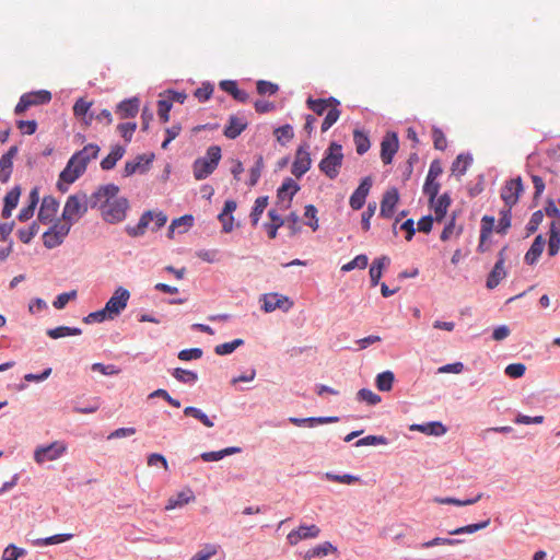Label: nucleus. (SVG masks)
I'll use <instances>...</instances> for the list:
<instances>
[{"mask_svg": "<svg viewBox=\"0 0 560 560\" xmlns=\"http://www.w3.org/2000/svg\"><path fill=\"white\" fill-rule=\"evenodd\" d=\"M114 190L115 188L112 186H100L90 196L82 191L70 195L63 206L62 220L73 225L86 213L89 208L95 209L96 206L102 205V198L108 196Z\"/></svg>", "mask_w": 560, "mask_h": 560, "instance_id": "obj_1", "label": "nucleus"}, {"mask_svg": "<svg viewBox=\"0 0 560 560\" xmlns=\"http://www.w3.org/2000/svg\"><path fill=\"white\" fill-rule=\"evenodd\" d=\"M98 152L100 147L97 144L90 143L81 151L74 153L59 175V190L63 192L67 191L68 185L74 183L85 172L89 162L96 159Z\"/></svg>", "mask_w": 560, "mask_h": 560, "instance_id": "obj_2", "label": "nucleus"}, {"mask_svg": "<svg viewBox=\"0 0 560 560\" xmlns=\"http://www.w3.org/2000/svg\"><path fill=\"white\" fill-rule=\"evenodd\" d=\"M106 186H112L115 190L102 198V205L96 206V208L101 209L102 218L106 222L115 224L125 220L129 202L124 197L117 198L119 191L118 186L114 184H107Z\"/></svg>", "mask_w": 560, "mask_h": 560, "instance_id": "obj_3", "label": "nucleus"}, {"mask_svg": "<svg viewBox=\"0 0 560 560\" xmlns=\"http://www.w3.org/2000/svg\"><path fill=\"white\" fill-rule=\"evenodd\" d=\"M306 105L316 115L322 116L326 114L320 127L323 132H326L339 119L341 114L339 109L340 102L332 96L317 100L308 97Z\"/></svg>", "mask_w": 560, "mask_h": 560, "instance_id": "obj_4", "label": "nucleus"}, {"mask_svg": "<svg viewBox=\"0 0 560 560\" xmlns=\"http://www.w3.org/2000/svg\"><path fill=\"white\" fill-rule=\"evenodd\" d=\"M343 162L341 144L331 142L324 153V158L318 164L319 171L329 179H335L340 173Z\"/></svg>", "mask_w": 560, "mask_h": 560, "instance_id": "obj_5", "label": "nucleus"}, {"mask_svg": "<svg viewBox=\"0 0 560 560\" xmlns=\"http://www.w3.org/2000/svg\"><path fill=\"white\" fill-rule=\"evenodd\" d=\"M72 224L66 220L57 219L54 224L43 234V244L46 248L52 249L61 245L68 236Z\"/></svg>", "mask_w": 560, "mask_h": 560, "instance_id": "obj_6", "label": "nucleus"}, {"mask_svg": "<svg viewBox=\"0 0 560 560\" xmlns=\"http://www.w3.org/2000/svg\"><path fill=\"white\" fill-rule=\"evenodd\" d=\"M51 101V93L47 90L25 93L21 96L14 108L16 115H22L31 106L47 104Z\"/></svg>", "mask_w": 560, "mask_h": 560, "instance_id": "obj_7", "label": "nucleus"}, {"mask_svg": "<svg viewBox=\"0 0 560 560\" xmlns=\"http://www.w3.org/2000/svg\"><path fill=\"white\" fill-rule=\"evenodd\" d=\"M130 293L127 289L119 287L116 289L112 298L105 304V311L108 313V319H114L127 306Z\"/></svg>", "mask_w": 560, "mask_h": 560, "instance_id": "obj_8", "label": "nucleus"}, {"mask_svg": "<svg viewBox=\"0 0 560 560\" xmlns=\"http://www.w3.org/2000/svg\"><path fill=\"white\" fill-rule=\"evenodd\" d=\"M67 451L66 443L55 441L49 445L39 446L35 450L34 459L38 464L59 458Z\"/></svg>", "mask_w": 560, "mask_h": 560, "instance_id": "obj_9", "label": "nucleus"}, {"mask_svg": "<svg viewBox=\"0 0 560 560\" xmlns=\"http://www.w3.org/2000/svg\"><path fill=\"white\" fill-rule=\"evenodd\" d=\"M261 301V308L266 313H271L278 308L288 312L293 306V302L289 298L278 293L264 294Z\"/></svg>", "mask_w": 560, "mask_h": 560, "instance_id": "obj_10", "label": "nucleus"}, {"mask_svg": "<svg viewBox=\"0 0 560 560\" xmlns=\"http://www.w3.org/2000/svg\"><path fill=\"white\" fill-rule=\"evenodd\" d=\"M523 191V184L521 177L506 182L501 190V198L503 199L506 208H511L517 203L520 194Z\"/></svg>", "mask_w": 560, "mask_h": 560, "instance_id": "obj_11", "label": "nucleus"}, {"mask_svg": "<svg viewBox=\"0 0 560 560\" xmlns=\"http://www.w3.org/2000/svg\"><path fill=\"white\" fill-rule=\"evenodd\" d=\"M320 529L317 525H301L296 529L291 530L287 540L291 546L298 545L301 540L316 538L319 536Z\"/></svg>", "mask_w": 560, "mask_h": 560, "instance_id": "obj_12", "label": "nucleus"}, {"mask_svg": "<svg viewBox=\"0 0 560 560\" xmlns=\"http://www.w3.org/2000/svg\"><path fill=\"white\" fill-rule=\"evenodd\" d=\"M59 209V202L51 196H46L42 200L37 219L44 224L51 223Z\"/></svg>", "mask_w": 560, "mask_h": 560, "instance_id": "obj_13", "label": "nucleus"}, {"mask_svg": "<svg viewBox=\"0 0 560 560\" xmlns=\"http://www.w3.org/2000/svg\"><path fill=\"white\" fill-rule=\"evenodd\" d=\"M372 184L373 182L370 176L364 177L361 180L359 187L350 196L349 205L353 210H360L364 206L365 199L370 192Z\"/></svg>", "mask_w": 560, "mask_h": 560, "instance_id": "obj_14", "label": "nucleus"}, {"mask_svg": "<svg viewBox=\"0 0 560 560\" xmlns=\"http://www.w3.org/2000/svg\"><path fill=\"white\" fill-rule=\"evenodd\" d=\"M505 249L506 247H503L499 252V259L488 276L486 285L490 290L497 288L499 283L506 277V271L504 269Z\"/></svg>", "mask_w": 560, "mask_h": 560, "instance_id": "obj_15", "label": "nucleus"}, {"mask_svg": "<svg viewBox=\"0 0 560 560\" xmlns=\"http://www.w3.org/2000/svg\"><path fill=\"white\" fill-rule=\"evenodd\" d=\"M311 165L312 159L310 152L305 148L300 147L296 150L295 159L292 164V174L296 178H301L311 168Z\"/></svg>", "mask_w": 560, "mask_h": 560, "instance_id": "obj_16", "label": "nucleus"}, {"mask_svg": "<svg viewBox=\"0 0 560 560\" xmlns=\"http://www.w3.org/2000/svg\"><path fill=\"white\" fill-rule=\"evenodd\" d=\"M399 201V192L398 189L393 187L387 189L381 201L380 215L386 219L393 217L395 212V208Z\"/></svg>", "mask_w": 560, "mask_h": 560, "instance_id": "obj_17", "label": "nucleus"}, {"mask_svg": "<svg viewBox=\"0 0 560 560\" xmlns=\"http://www.w3.org/2000/svg\"><path fill=\"white\" fill-rule=\"evenodd\" d=\"M398 150V138L396 133H386L381 142V159L384 164H390Z\"/></svg>", "mask_w": 560, "mask_h": 560, "instance_id": "obj_18", "label": "nucleus"}, {"mask_svg": "<svg viewBox=\"0 0 560 560\" xmlns=\"http://www.w3.org/2000/svg\"><path fill=\"white\" fill-rule=\"evenodd\" d=\"M248 126L245 117L231 115L228 125L224 128L223 135L228 139H236Z\"/></svg>", "mask_w": 560, "mask_h": 560, "instance_id": "obj_19", "label": "nucleus"}, {"mask_svg": "<svg viewBox=\"0 0 560 560\" xmlns=\"http://www.w3.org/2000/svg\"><path fill=\"white\" fill-rule=\"evenodd\" d=\"M139 106L140 101L138 97L124 100L116 106L115 113L120 119L133 118L139 112Z\"/></svg>", "mask_w": 560, "mask_h": 560, "instance_id": "obj_20", "label": "nucleus"}, {"mask_svg": "<svg viewBox=\"0 0 560 560\" xmlns=\"http://www.w3.org/2000/svg\"><path fill=\"white\" fill-rule=\"evenodd\" d=\"M18 153L16 147H11L0 159V182L9 180L12 173L13 158Z\"/></svg>", "mask_w": 560, "mask_h": 560, "instance_id": "obj_21", "label": "nucleus"}, {"mask_svg": "<svg viewBox=\"0 0 560 560\" xmlns=\"http://www.w3.org/2000/svg\"><path fill=\"white\" fill-rule=\"evenodd\" d=\"M463 231L464 226L462 224L456 223V213L453 212L451 218L447 220L440 238L442 242H447L452 238L459 237Z\"/></svg>", "mask_w": 560, "mask_h": 560, "instance_id": "obj_22", "label": "nucleus"}, {"mask_svg": "<svg viewBox=\"0 0 560 560\" xmlns=\"http://www.w3.org/2000/svg\"><path fill=\"white\" fill-rule=\"evenodd\" d=\"M91 106L92 103L84 98H79L73 106L74 116L80 118L86 126L94 119V115L90 113Z\"/></svg>", "mask_w": 560, "mask_h": 560, "instance_id": "obj_23", "label": "nucleus"}, {"mask_svg": "<svg viewBox=\"0 0 560 560\" xmlns=\"http://www.w3.org/2000/svg\"><path fill=\"white\" fill-rule=\"evenodd\" d=\"M434 210V220L442 222L447 213V209L451 206V197L447 192H444L439 198L436 197L433 203H430Z\"/></svg>", "mask_w": 560, "mask_h": 560, "instance_id": "obj_24", "label": "nucleus"}, {"mask_svg": "<svg viewBox=\"0 0 560 560\" xmlns=\"http://www.w3.org/2000/svg\"><path fill=\"white\" fill-rule=\"evenodd\" d=\"M546 241L542 237V235H537L528 249V252L525 254V261L528 265H534L538 258L540 257L544 248H545Z\"/></svg>", "mask_w": 560, "mask_h": 560, "instance_id": "obj_25", "label": "nucleus"}, {"mask_svg": "<svg viewBox=\"0 0 560 560\" xmlns=\"http://www.w3.org/2000/svg\"><path fill=\"white\" fill-rule=\"evenodd\" d=\"M20 195L21 190L18 186L12 188L9 192H7L4 197V206L2 209V217L4 219H9L11 217L13 209L19 203Z\"/></svg>", "mask_w": 560, "mask_h": 560, "instance_id": "obj_26", "label": "nucleus"}, {"mask_svg": "<svg viewBox=\"0 0 560 560\" xmlns=\"http://www.w3.org/2000/svg\"><path fill=\"white\" fill-rule=\"evenodd\" d=\"M220 88L231 94L236 101L245 103L248 101L249 95L247 92L240 90L237 83L232 80H224L220 82Z\"/></svg>", "mask_w": 560, "mask_h": 560, "instance_id": "obj_27", "label": "nucleus"}, {"mask_svg": "<svg viewBox=\"0 0 560 560\" xmlns=\"http://www.w3.org/2000/svg\"><path fill=\"white\" fill-rule=\"evenodd\" d=\"M194 500H195V495L191 490L178 492L176 495L171 497L167 500L165 510L170 511V510H174L176 508H180Z\"/></svg>", "mask_w": 560, "mask_h": 560, "instance_id": "obj_28", "label": "nucleus"}, {"mask_svg": "<svg viewBox=\"0 0 560 560\" xmlns=\"http://www.w3.org/2000/svg\"><path fill=\"white\" fill-rule=\"evenodd\" d=\"M410 430L420 431L428 435H442L446 432V428L441 422H428L423 424H413Z\"/></svg>", "mask_w": 560, "mask_h": 560, "instance_id": "obj_29", "label": "nucleus"}, {"mask_svg": "<svg viewBox=\"0 0 560 560\" xmlns=\"http://www.w3.org/2000/svg\"><path fill=\"white\" fill-rule=\"evenodd\" d=\"M124 154L125 149L122 147H113L110 153L102 160L101 167L105 171L114 168L116 163L124 156Z\"/></svg>", "mask_w": 560, "mask_h": 560, "instance_id": "obj_30", "label": "nucleus"}, {"mask_svg": "<svg viewBox=\"0 0 560 560\" xmlns=\"http://www.w3.org/2000/svg\"><path fill=\"white\" fill-rule=\"evenodd\" d=\"M214 170L215 166L208 162V159H198L194 163V175L198 180L208 177Z\"/></svg>", "mask_w": 560, "mask_h": 560, "instance_id": "obj_31", "label": "nucleus"}, {"mask_svg": "<svg viewBox=\"0 0 560 560\" xmlns=\"http://www.w3.org/2000/svg\"><path fill=\"white\" fill-rule=\"evenodd\" d=\"M299 185L292 178H287L279 187L277 191V197L278 199L284 200L285 197L288 196V200L290 202L293 196L299 191Z\"/></svg>", "mask_w": 560, "mask_h": 560, "instance_id": "obj_32", "label": "nucleus"}, {"mask_svg": "<svg viewBox=\"0 0 560 560\" xmlns=\"http://www.w3.org/2000/svg\"><path fill=\"white\" fill-rule=\"evenodd\" d=\"M471 162H472V159L469 155H465V154L457 155V158L455 159V161L453 162L452 167H451L452 175L459 178L460 176H463L466 173V171H467L468 166L471 164Z\"/></svg>", "mask_w": 560, "mask_h": 560, "instance_id": "obj_33", "label": "nucleus"}, {"mask_svg": "<svg viewBox=\"0 0 560 560\" xmlns=\"http://www.w3.org/2000/svg\"><path fill=\"white\" fill-rule=\"evenodd\" d=\"M152 220V214H151V211H145L137 225L135 226H127V233L130 235V236H140V235H143L147 228L149 226L150 222Z\"/></svg>", "mask_w": 560, "mask_h": 560, "instance_id": "obj_34", "label": "nucleus"}, {"mask_svg": "<svg viewBox=\"0 0 560 560\" xmlns=\"http://www.w3.org/2000/svg\"><path fill=\"white\" fill-rule=\"evenodd\" d=\"M335 551L336 548L330 542L326 541L307 550L304 556V560H311L312 558H322Z\"/></svg>", "mask_w": 560, "mask_h": 560, "instance_id": "obj_35", "label": "nucleus"}, {"mask_svg": "<svg viewBox=\"0 0 560 560\" xmlns=\"http://www.w3.org/2000/svg\"><path fill=\"white\" fill-rule=\"evenodd\" d=\"M268 215L271 220L270 223H266L265 228L268 232V236L270 238H276L277 231L279 228H281L284 224V220L277 213L276 210H269Z\"/></svg>", "mask_w": 560, "mask_h": 560, "instance_id": "obj_36", "label": "nucleus"}, {"mask_svg": "<svg viewBox=\"0 0 560 560\" xmlns=\"http://www.w3.org/2000/svg\"><path fill=\"white\" fill-rule=\"evenodd\" d=\"M82 330L77 327L59 326L47 330V335L52 339H58L67 336L81 335Z\"/></svg>", "mask_w": 560, "mask_h": 560, "instance_id": "obj_37", "label": "nucleus"}, {"mask_svg": "<svg viewBox=\"0 0 560 560\" xmlns=\"http://www.w3.org/2000/svg\"><path fill=\"white\" fill-rule=\"evenodd\" d=\"M73 537L72 534H57L46 538H37L33 541L34 546L43 547L48 545H57L70 540Z\"/></svg>", "mask_w": 560, "mask_h": 560, "instance_id": "obj_38", "label": "nucleus"}, {"mask_svg": "<svg viewBox=\"0 0 560 560\" xmlns=\"http://www.w3.org/2000/svg\"><path fill=\"white\" fill-rule=\"evenodd\" d=\"M440 183L436 178L433 177H425V182L423 185V194L429 197V202L433 203L435 198L438 197V194L440 191Z\"/></svg>", "mask_w": 560, "mask_h": 560, "instance_id": "obj_39", "label": "nucleus"}, {"mask_svg": "<svg viewBox=\"0 0 560 560\" xmlns=\"http://www.w3.org/2000/svg\"><path fill=\"white\" fill-rule=\"evenodd\" d=\"M482 498V493H478L476 497L466 500H458L455 498L446 497V498H434V502L439 504H453L457 506H466L477 503Z\"/></svg>", "mask_w": 560, "mask_h": 560, "instance_id": "obj_40", "label": "nucleus"}, {"mask_svg": "<svg viewBox=\"0 0 560 560\" xmlns=\"http://www.w3.org/2000/svg\"><path fill=\"white\" fill-rule=\"evenodd\" d=\"M353 142L355 145L357 153L362 155L370 149V139L369 137L360 130H354L353 132Z\"/></svg>", "mask_w": 560, "mask_h": 560, "instance_id": "obj_41", "label": "nucleus"}, {"mask_svg": "<svg viewBox=\"0 0 560 560\" xmlns=\"http://www.w3.org/2000/svg\"><path fill=\"white\" fill-rule=\"evenodd\" d=\"M241 450L240 447H226L224 450L218 451V452H206L201 454V458L205 462H217L222 459L226 455H232L235 453H238Z\"/></svg>", "mask_w": 560, "mask_h": 560, "instance_id": "obj_42", "label": "nucleus"}, {"mask_svg": "<svg viewBox=\"0 0 560 560\" xmlns=\"http://www.w3.org/2000/svg\"><path fill=\"white\" fill-rule=\"evenodd\" d=\"M184 415L199 420L207 428H212L214 425L210 418L203 411L196 407H186L184 409Z\"/></svg>", "mask_w": 560, "mask_h": 560, "instance_id": "obj_43", "label": "nucleus"}, {"mask_svg": "<svg viewBox=\"0 0 560 560\" xmlns=\"http://www.w3.org/2000/svg\"><path fill=\"white\" fill-rule=\"evenodd\" d=\"M172 375L182 383L185 384H194L198 380L197 373L188 370H184L180 368H176L173 370Z\"/></svg>", "mask_w": 560, "mask_h": 560, "instance_id": "obj_44", "label": "nucleus"}, {"mask_svg": "<svg viewBox=\"0 0 560 560\" xmlns=\"http://www.w3.org/2000/svg\"><path fill=\"white\" fill-rule=\"evenodd\" d=\"M267 206H268V197H266V196L258 197L255 200V205H254L252 213H250L253 225H256L258 223L260 215L262 214V212L265 211Z\"/></svg>", "mask_w": 560, "mask_h": 560, "instance_id": "obj_45", "label": "nucleus"}, {"mask_svg": "<svg viewBox=\"0 0 560 560\" xmlns=\"http://www.w3.org/2000/svg\"><path fill=\"white\" fill-rule=\"evenodd\" d=\"M490 524V518H487L486 521L477 524H469L466 526H462L458 528H455L450 532L451 535H460V534H474L480 529H483L488 527Z\"/></svg>", "mask_w": 560, "mask_h": 560, "instance_id": "obj_46", "label": "nucleus"}, {"mask_svg": "<svg viewBox=\"0 0 560 560\" xmlns=\"http://www.w3.org/2000/svg\"><path fill=\"white\" fill-rule=\"evenodd\" d=\"M394 383V374L390 371L380 373L376 377V386L382 392H388L392 389Z\"/></svg>", "mask_w": 560, "mask_h": 560, "instance_id": "obj_47", "label": "nucleus"}, {"mask_svg": "<svg viewBox=\"0 0 560 560\" xmlns=\"http://www.w3.org/2000/svg\"><path fill=\"white\" fill-rule=\"evenodd\" d=\"M369 264V258L366 255L364 254H361V255H358L357 257H354L351 261H349L348 264H345L342 267H341V271L343 272H349L355 268H359V269H365L366 266Z\"/></svg>", "mask_w": 560, "mask_h": 560, "instance_id": "obj_48", "label": "nucleus"}, {"mask_svg": "<svg viewBox=\"0 0 560 560\" xmlns=\"http://www.w3.org/2000/svg\"><path fill=\"white\" fill-rule=\"evenodd\" d=\"M39 226L37 222H33L28 228L26 229H20L18 231V236L20 241L24 244H28L32 238L38 233Z\"/></svg>", "mask_w": 560, "mask_h": 560, "instance_id": "obj_49", "label": "nucleus"}, {"mask_svg": "<svg viewBox=\"0 0 560 560\" xmlns=\"http://www.w3.org/2000/svg\"><path fill=\"white\" fill-rule=\"evenodd\" d=\"M262 168H264V159L261 155H258L255 161V164L250 168V175H249V182H248V185L250 187L255 186L258 183L261 172H262Z\"/></svg>", "mask_w": 560, "mask_h": 560, "instance_id": "obj_50", "label": "nucleus"}, {"mask_svg": "<svg viewBox=\"0 0 560 560\" xmlns=\"http://www.w3.org/2000/svg\"><path fill=\"white\" fill-rule=\"evenodd\" d=\"M244 343L243 339H235L231 342H224L221 345L215 346L214 352L218 355H226L232 353L237 347L242 346Z\"/></svg>", "mask_w": 560, "mask_h": 560, "instance_id": "obj_51", "label": "nucleus"}, {"mask_svg": "<svg viewBox=\"0 0 560 560\" xmlns=\"http://www.w3.org/2000/svg\"><path fill=\"white\" fill-rule=\"evenodd\" d=\"M493 226H494V218L485 215L481 220L480 246L486 241V238L491 234Z\"/></svg>", "mask_w": 560, "mask_h": 560, "instance_id": "obj_52", "label": "nucleus"}, {"mask_svg": "<svg viewBox=\"0 0 560 560\" xmlns=\"http://www.w3.org/2000/svg\"><path fill=\"white\" fill-rule=\"evenodd\" d=\"M357 397L359 400L365 401L369 405H376L381 401V396L368 388L360 389Z\"/></svg>", "mask_w": 560, "mask_h": 560, "instance_id": "obj_53", "label": "nucleus"}, {"mask_svg": "<svg viewBox=\"0 0 560 560\" xmlns=\"http://www.w3.org/2000/svg\"><path fill=\"white\" fill-rule=\"evenodd\" d=\"M218 546L208 544L201 550H199L190 560H209L211 557L218 553Z\"/></svg>", "mask_w": 560, "mask_h": 560, "instance_id": "obj_54", "label": "nucleus"}, {"mask_svg": "<svg viewBox=\"0 0 560 560\" xmlns=\"http://www.w3.org/2000/svg\"><path fill=\"white\" fill-rule=\"evenodd\" d=\"M25 553H26V551L23 548H19L15 545L11 544L4 549L1 559L2 560H18L20 557H23Z\"/></svg>", "mask_w": 560, "mask_h": 560, "instance_id": "obj_55", "label": "nucleus"}, {"mask_svg": "<svg viewBox=\"0 0 560 560\" xmlns=\"http://www.w3.org/2000/svg\"><path fill=\"white\" fill-rule=\"evenodd\" d=\"M432 139H433L434 148L436 150L444 151L446 149V147H447L446 137L440 128L433 127Z\"/></svg>", "mask_w": 560, "mask_h": 560, "instance_id": "obj_56", "label": "nucleus"}, {"mask_svg": "<svg viewBox=\"0 0 560 560\" xmlns=\"http://www.w3.org/2000/svg\"><path fill=\"white\" fill-rule=\"evenodd\" d=\"M304 217L307 219L306 224L312 228L313 231L318 229L317 209L313 205L305 207Z\"/></svg>", "mask_w": 560, "mask_h": 560, "instance_id": "obj_57", "label": "nucleus"}, {"mask_svg": "<svg viewBox=\"0 0 560 560\" xmlns=\"http://www.w3.org/2000/svg\"><path fill=\"white\" fill-rule=\"evenodd\" d=\"M542 219H544V213L541 210H537L532 214V217L526 225L527 235H530L537 231L538 226L542 222Z\"/></svg>", "mask_w": 560, "mask_h": 560, "instance_id": "obj_58", "label": "nucleus"}, {"mask_svg": "<svg viewBox=\"0 0 560 560\" xmlns=\"http://www.w3.org/2000/svg\"><path fill=\"white\" fill-rule=\"evenodd\" d=\"M275 136L279 142H288L293 136V128L290 125H284L275 130Z\"/></svg>", "mask_w": 560, "mask_h": 560, "instance_id": "obj_59", "label": "nucleus"}, {"mask_svg": "<svg viewBox=\"0 0 560 560\" xmlns=\"http://www.w3.org/2000/svg\"><path fill=\"white\" fill-rule=\"evenodd\" d=\"M77 298V291L72 290L70 292H65L59 294L56 300L52 302V305L57 310H62L67 303Z\"/></svg>", "mask_w": 560, "mask_h": 560, "instance_id": "obj_60", "label": "nucleus"}, {"mask_svg": "<svg viewBox=\"0 0 560 560\" xmlns=\"http://www.w3.org/2000/svg\"><path fill=\"white\" fill-rule=\"evenodd\" d=\"M212 93L213 85L210 83H202V85L195 91L194 95L199 102H206L211 97Z\"/></svg>", "mask_w": 560, "mask_h": 560, "instance_id": "obj_61", "label": "nucleus"}, {"mask_svg": "<svg viewBox=\"0 0 560 560\" xmlns=\"http://www.w3.org/2000/svg\"><path fill=\"white\" fill-rule=\"evenodd\" d=\"M172 108V102L167 100H160L158 103V115L163 122H167L170 119V110Z\"/></svg>", "mask_w": 560, "mask_h": 560, "instance_id": "obj_62", "label": "nucleus"}, {"mask_svg": "<svg viewBox=\"0 0 560 560\" xmlns=\"http://www.w3.org/2000/svg\"><path fill=\"white\" fill-rule=\"evenodd\" d=\"M526 366L523 363H512L505 368V374L512 378L522 377L525 374Z\"/></svg>", "mask_w": 560, "mask_h": 560, "instance_id": "obj_63", "label": "nucleus"}, {"mask_svg": "<svg viewBox=\"0 0 560 560\" xmlns=\"http://www.w3.org/2000/svg\"><path fill=\"white\" fill-rule=\"evenodd\" d=\"M278 85L272 83V82H269V81H265V80H259L257 82V92L260 94V95H265V94H269V95H272V94H276L278 92Z\"/></svg>", "mask_w": 560, "mask_h": 560, "instance_id": "obj_64", "label": "nucleus"}]
</instances>
